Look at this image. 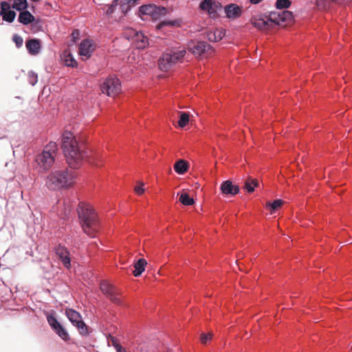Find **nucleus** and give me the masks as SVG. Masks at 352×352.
I'll use <instances>...</instances> for the list:
<instances>
[{"label":"nucleus","mask_w":352,"mask_h":352,"mask_svg":"<svg viewBox=\"0 0 352 352\" xmlns=\"http://www.w3.org/2000/svg\"><path fill=\"white\" fill-rule=\"evenodd\" d=\"M135 190L139 195L142 194L144 191L143 188V184H140V185L137 186L135 188Z\"/></svg>","instance_id":"obj_40"},{"label":"nucleus","mask_w":352,"mask_h":352,"mask_svg":"<svg viewBox=\"0 0 352 352\" xmlns=\"http://www.w3.org/2000/svg\"><path fill=\"white\" fill-rule=\"evenodd\" d=\"M31 1H33V2H38V1H39L40 0H31Z\"/></svg>","instance_id":"obj_46"},{"label":"nucleus","mask_w":352,"mask_h":352,"mask_svg":"<svg viewBox=\"0 0 352 352\" xmlns=\"http://www.w3.org/2000/svg\"><path fill=\"white\" fill-rule=\"evenodd\" d=\"M177 23V21L173 20H164L160 23L159 26L163 27V26H175Z\"/></svg>","instance_id":"obj_36"},{"label":"nucleus","mask_w":352,"mask_h":352,"mask_svg":"<svg viewBox=\"0 0 352 352\" xmlns=\"http://www.w3.org/2000/svg\"><path fill=\"white\" fill-rule=\"evenodd\" d=\"M111 341L112 342V345L113 346V347L115 348V345L116 344H120L118 341H117V339L115 338V337H111Z\"/></svg>","instance_id":"obj_43"},{"label":"nucleus","mask_w":352,"mask_h":352,"mask_svg":"<svg viewBox=\"0 0 352 352\" xmlns=\"http://www.w3.org/2000/svg\"><path fill=\"white\" fill-rule=\"evenodd\" d=\"M199 8L201 10L206 11L210 15L214 16L218 11L221 10L222 5L216 0H201Z\"/></svg>","instance_id":"obj_12"},{"label":"nucleus","mask_w":352,"mask_h":352,"mask_svg":"<svg viewBox=\"0 0 352 352\" xmlns=\"http://www.w3.org/2000/svg\"><path fill=\"white\" fill-rule=\"evenodd\" d=\"M189 113L187 112H179L178 125L181 128L185 127L189 122Z\"/></svg>","instance_id":"obj_25"},{"label":"nucleus","mask_w":352,"mask_h":352,"mask_svg":"<svg viewBox=\"0 0 352 352\" xmlns=\"http://www.w3.org/2000/svg\"><path fill=\"white\" fill-rule=\"evenodd\" d=\"M115 349L116 352H126V349L122 347L120 344H116Z\"/></svg>","instance_id":"obj_41"},{"label":"nucleus","mask_w":352,"mask_h":352,"mask_svg":"<svg viewBox=\"0 0 352 352\" xmlns=\"http://www.w3.org/2000/svg\"><path fill=\"white\" fill-rule=\"evenodd\" d=\"M45 148H47L53 153V155H56V151L57 149V144L56 142H50L47 145L45 146Z\"/></svg>","instance_id":"obj_37"},{"label":"nucleus","mask_w":352,"mask_h":352,"mask_svg":"<svg viewBox=\"0 0 352 352\" xmlns=\"http://www.w3.org/2000/svg\"><path fill=\"white\" fill-rule=\"evenodd\" d=\"M96 50V45L92 40L83 39L78 47V52L83 60L89 58Z\"/></svg>","instance_id":"obj_11"},{"label":"nucleus","mask_w":352,"mask_h":352,"mask_svg":"<svg viewBox=\"0 0 352 352\" xmlns=\"http://www.w3.org/2000/svg\"><path fill=\"white\" fill-rule=\"evenodd\" d=\"M267 25V23L263 20H258L254 23V26L258 28H263Z\"/></svg>","instance_id":"obj_39"},{"label":"nucleus","mask_w":352,"mask_h":352,"mask_svg":"<svg viewBox=\"0 0 352 352\" xmlns=\"http://www.w3.org/2000/svg\"><path fill=\"white\" fill-rule=\"evenodd\" d=\"M28 3L27 0H14L12 3V8L21 12L27 10Z\"/></svg>","instance_id":"obj_24"},{"label":"nucleus","mask_w":352,"mask_h":352,"mask_svg":"<svg viewBox=\"0 0 352 352\" xmlns=\"http://www.w3.org/2000/svg\"><path fill=\"white\" fill-rule=\"evenodd\" d=\"M16 13L14 10H8V12H5L3 14V15H1L2 16V19L3 21L8 22V23H12L16 17Z\"/></svg>","instance_id":"obj_28"},{"label":"nucleus","mask_w":352,"mask_h":352,"mask_svg":"<svg viewBox=\"0 0 352 352\" xmlns=\"http://www.w3.org/2000/svg\"><path fill=\"white\" fill-rule=\"evenodd\" d=\"M54 252L58 260L67 270L72 267L71 256L69 250L63 245L59 243L54 247Z\"/></svg>","instance_id":"obj_10"},{"label":"nucleus","mask_w":352,"mask_h":352,"mask_svg":"<svg viewBox=\"0 0 352 352\" xmlns=\"http://www.w3.org/2000/svg\"><path fill=\"white\" fill-rule=\"evenodd\" d=\"M221 192L226 197H232L239 192V187L234 184L231 181L226 180L220 186Z\"/></svg>","instance_id":"obj_15"},{"label":"nucleus","mask_w":352,"mask_h":352,"mask_svg":"<svg viewBox=\"0 0 352 352\" xmlns=\"http://www.w3.org/2000/svg\"><path fill=\"white\" fill-rule=\"evenodd\" d=\"M28 82L32 86L35 85L38 81V75L33 71H30L28 74Z\"/></svg>","instance_id":"obj_31"},{"label":"nucleus","mask_w":352,"mask_h":352,"mask_svg":"<svg viewBox=\"0 0 352 352\" xmlns=\"http://www.w3.org/2000/svg\"><path fill=\"white\" fill-rule=\"evenodd\" d=\"M209 47V45L205 41H199L192 43L189 46V51L195 56H200L206 51Z\"/></svg>","instance_id":"obj_18"},{"label":"nucleus","mask_w":352,"mask_h":352,"mask_svg":"<svg viewBox=\"0 0 352 352\" xmlns=\"http://www.w3.org/2000/svg\"><path fill=\"white\" fill-rule=\"evenodd\" d=\"M121 82L116 76H109L100 85L102 94L109 97H116L121 92Z\"/></svg>","instance_id":"obj_5"},{"label":"nucleus","mask_w":352,"mask_h":352,"mask_svg":"<svg viewBox=\"0 0 352 352\" xmlns=\"http://www.w3.org/2000/svg\"><path fill=\"white\" fill-rule=\"evenodd\" d=\"M213 36H214V41H217L218 40H220L221 38L220 34L219 35L218 38H217L215 33L213 34Z\"/></svg>","instance_id":"obj_44"},{"label":"nucleus","mask_w":352,"mask_h":352,"mask_svg":"<svg viewBox=\"0 0 352 352\" xmlns=\"http://www.w3.org/2000/svg\"><path fill=\"white\" fill-rule=\"evenodd\" d=\"M135 41L138 49H144L148 45V38L142 32L136 33Z\"/></svg>","instance_id":"obj_21"},{"label":"nucleus","mask_w":352,"mask_h":352,"mask_svg":"<svg viewBox=\"0 0 352 352\" xmlns=\"http://www.w3.org/2000/svg\"><path fill=\"white\" fill-rule=\"evenodd\" d=\"M18 21L24 25H28L31 24L32 28L35 30H38L39 21H36L34 16L28 10H25L19 12L18 16Z\"/></svg>","instance_id":"obj_13"},{"label":"nucleus","mask_w":352,"mask_h":352,"mask_svg":"<svg viewBox=\"0 0 352 352\" xmlns=\"http://www.w3.org/2000/svg\"><path fill=\"white\" fill-rule=\"evenodd\" d=\"M283 204V201L280 199H275L272 202L267 204V208L270 210L271 214L274 213Z\"/></svg>","instance_id":"obj_23"},{"label":"nucleus","mask_w":352,"mask_h":352,"mask_svg":"<svg viewBox=\"0 0 352 352\" xmlns=\"http://www.w3.org/2000/svg\"><path fill=\"white\" fill-rule=\"evenodd\" d=\"M77 212L83 232L91 238L97 237L101 229V223L95 209L89 204L80 202Z\"/></svg>","instance_id":"obj_2"},{"label":"nucleus","mask_w":352,"mask_h":352,"mask_svg":"<svg viewBox=\"0 0 352 352\" xmlns=\"http://www.w3.org/2000/svg\"><path fill=\"white\" fill-rule=\"evenodd\" d=\"M129 4L131 6H134L138 3L139 0H126Z\"/></svg>","instance_id":"obj_42"},{"label":"nucleus","mask_w":352,"mask_h":352,"mask_svg":"<svg viewBox=\"0 0 352 352\" xmlns=\"http://www.w3.org/2000/svg\"><path fill=\"white\" fill-rule=\"evenodd\" d=\"M0 8H1L0 15H3V14H4L6 12H8V10H12L10 9V3L8 2L4 1L1 2Z\"/></svg>","instance_id":"obj_32"},{"label":"nucleus","mask_w":352,"mask_h":352,"mask_svg":"<svg viewBox=\"0 0 352 352\" xmlns=\"http://www.w3.org/2000/svg\"><path fill=\"white\" fill-rule=\"evenodd\" d=\"M75 32L76 33V34H77V35H78V34H79L78 30H76L75 32H74L72 33V35H73V37H74V38H75V37H74Z\"/></svg>","instance_id":"obj_45"},{"label":"nucleus","mask_w":352,"mask_h":352,"mask_svg":"<svg viewBox=\"0 0 352 352\" xmlns=\"http://www.w3.org/2000/svg\"><path fill=\"white\" fill-rule=\"evenodd\" d=\"M74 179L71 170H60L52 172L47 178L46 185L51 190L67 187Z\"/></svg>","instance_id":"obj_3"},{"label":"nucleus","mask_w":352,"mask_h":352,"mask_svg":"<svg viewBox=\"0 0 352 352\" xmlns=\"http://www.w3.org/2000/svg\"><path fill=\"white\" fill-rule=\"evenodd\" d=\"M46 318L49 325L56 334H57L64 341H68L70 340L67 331L56 319L54 312L47 314Z\"/></svg>","instance_id":"obj_7"},{"label":"nucleus","mask_w":352,"mask_h":352,"mask_svg":"<svg viewBox=\"0 0 352 352\" xmlns=\"http://www.w3.org/2000/svg\"><path fill=\"white\" fill-rule=\"evenodd\" d=\"M25 45L28 52L32 55L38 54L41 47V41L38 38L28 40L25 43Z\"/></svg>","instance_id":"obj_19"},{"label":"nucleus","mask_w":352,"mask_h":352,"mask_svg":"<svg viewBox=\"0 0 352 352\" xmlns=\"http://www.w3.org/2000/svg\"><path fill=\"white\" fill-rule=\"evenodd\" d=\"M160 12V8L155 5H143L139 8V13L142 15H149L153 18H157Z\"/></svg>","instance_id":"obj_16"},{"label":"nucleus","mask_w":352,"mask_h":352,"mask_svg":"<svg viewBox=\"0 0 352 352\" xmlns=\"http://www.w3.org/2000/svg\"><path fill=\"white\" fill-rule=\"evenodd\" d=\"M61 143L69 166L72 168H78L82 160L87 157L86 152L80 146L76 138L70 131H65L63 133Z\"/></svg>","instance_id":"obj_1"},{"label":"nucleus","mask_w":352,"mask_h":352,"mask_svg":"<svg viewBox=\"0 0 352 352\" xmlns=\"http://www.w3.org/2000/svg\"><path fill=\"white\" fill-rule=\"evenodd\" d=\"M212 334L202 333L200 337L201 342L203 344H206L208 341L212 339Z\"/></svg>","instance_id":"obj_38"},{"label":"nucleus","mask_w":352,"mask_h":352,"mask_svg":"<svg viewBox=\"0 0 352 352\" xmlns=\"http://www.w3.org/2000/svg\"><path fill=\"white\" fill-rule=\"evenodd\" d=\"M290 0H276L275 6L278 10L287 9L291 6Z\"/></svg>","instance_id":"obj_29"},{"label":"nucleus","mask_w":352,"mask_h":352,"mask_svg":"<svg viewBox=\"0 0 352 352\" xmlns=\"http://www.w3.org/2000/svg\"><path fill=\"white\" fill-rule=\"evenodd\" d=\"M180 202L184 206H192L194 204V199L188 193H182L179 197Z\"/></svg>","instance_id":"obj_26"},{"label":"nucleus","mask_w":352,"mask_h":352,"mask_svg":"<svg viewBox=\"0 0 352 352\" xmlns=\"http://www.w3.org/2000/svg\"><path fill=\"white\" fill-rule=\"evenodd\" d=\"M188 164L187 162L183 160L177 161L174 165L175 171L179 175L184 174L188 170Z\"/></svg>","instance_id":"obj_22"},{"label":"nucleus","mask_w":352,"mask_h":352,"mask_svg":"<svg viewBox=\"0 0 352 352\" xmlns=\"http://www.w3.org/2000/svg\"><path fill=\"white\" fill-rule=\"evenodd\" d=\"M120 8L124 14H126L131 10V6L129 4L127 1L126 2H120Z\"/></svg>","instance_id":"obj_35"},{"label":"nucleus","mask_w":352,"mask_h":352,"mask_svg":"<svg viewBox=\"0 0 352 352\" xmlns=\"http://www.w3.org/2000/svg\"><path fill=\"white\" fill-rule=\"evenodd\" d=\"M258 185V182L255 179H248L245 182V189L248 192L251 193L254 192V188Z\"/></svg>","instance_id":"obj_27"},{"label":"nucleus","mask_w":352,"mask_h":352,"mask_svg":"<svg viewBox=\"0 0 352 352\" xmlns=\"http://www.w3.org/2000/svg\"><path fill=\"white\" fill-rule=\"evenodd\" d=\"M65 63L67 67H76L78 66L77 61L71 54H69L65 56Z\"/></svg>","instance_id":"obj_30"},{"label":"nucleus","mask_w":352,"mask_h":352,"mask_svg":"<svg viewBox=\"0 0 352 352\" xmlns=\"http://www.w3.org/2000/svg\"><path fill=\"white\" fill-rule=\"evenodd\" d=\"M271 20L276 24H280L285 21H290L293 19V14L288 10H282L278 12H272L270 13Z\"/></svg>","instance_id":"obj_14"},{"label":"nucleus","mask_w":352,"mask_h":352,"mask_svg":"<svg viewBox=\"0 0 352 352\" xmlns=\"http://www.w3.org/2000/svg\"><path fill=\"white\" fill-rule=\"evenodd\" d=\"M55 156L47 148H44L43 151L38 154L36 157V162L41 170H48L54 164Z\"/></svg>","instance_id":"obj_8"},{"label":"nucleus","mask_w":352,"mask_h":352,"mask_svg":"<svg viewBox=\"0 0 352 352\" xmlns=\"http://www.w3.org/2000/svg\"><path fill=\"white\" fill-rule=\"evenodd\" d=\"M147 264L146 261L144 258H139L134 263V270L133 271V274L135 277L140 276L142 272L145 270V267Z\"/></svg>","instance_id":"obj_20"},{"label":"nucleus","mask_w":352,"mask_h":352,"mask_svg":"<svg viewBox=\"0 0 352 352\" xmlns=\"http://www.w3.org/2000/svg\"><path fill=\"white\" fill-rule=\"evenodd\" d=\"M224 11L229 19H236L241 15V8L235 3H230L225 6Z\"/></svg>","instance_id":"obj_17"},{"label":"nucleus","mask_w":352,"mask_h":352,"mask_svg":"<svg viewBox=\"0 0 352 352\" xmlns=\"http://www.w3.org/2000/svg\"><path fill=\"white\" fill-rule=\"evenodd\" d=\"M65 315L72 324L76 327L81 336H85L89 334V327L82 320L80 314L72 309H67Z\"/></svg>","instance_id":"obj_6"},{"label":"nucleus","mask_w":352,"mask_h":352,"mask_svg":"<svg viewBox=\"0 0 352 352\" xmlns=\"http://www.w3.org/2000/svg\"><path fill=\"white\" fill-rule=\"evenodd\" d=\"M186 54L184 48L179 50H168L163 53L158 60L160 70L166 72L181 61Z\"/></svg>","instance_id":"obj_4"},{"label":"nucleus","mask_w":352,"mask_h":352,"mask_svg":"<svg viewBox=\"0 0 352 352\" xmlns=\"http://www.w3.org/2000/svg\"><path fill=\"white\" fill-rule=\"evenodd\" d=\"M100 289L102 292L114 304L122 305V301L119 296V291L112 285L106 281L100 283Z\"/></svg>","instance_id":"obj_9"},{"label":"nucleus","mask_w":352,"mask_h":352,"mask_svg":"<svg viewBox=\"0 0 352 352\" xmlns=\"http://www.w3.org/2000/svg\"><path fill=\"white\" fill-rule=\"evenodd\" d=\"M119 1L120 0H113L112 3L108 6V8L107 10V14L108 15L112 14L115 12Z\"/></svg>","instance_id":"obj_34"},{"label":"nucleus","mask_w":352,"mask_h":352,"mask_svg":"<svg viewBox=\"0 0 352 352\" xmlns=\"http://www.w3.org/2000/svg\"><path fill=\"white\" fill-rule=\"evenodd\" d=\"M12 41L15 43L16 47L17 48H20L23 45V38L16 34L13 35Z\"/></svg>","instance_id":"obj_33"}]
</instances>
